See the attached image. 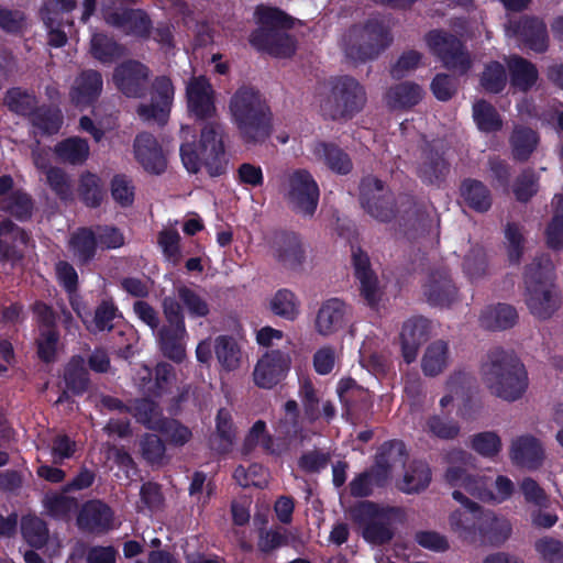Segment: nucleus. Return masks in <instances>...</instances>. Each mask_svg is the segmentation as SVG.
<instances>
[{"label":"nucleus","mask_w":563,"mask_h":563,"mask_svg":"<svg viewBox=\"0 0 563 563\" xmlns=\"http://www.w3.org/2000/svg\"><path fill=\"white\" fill-rule=\"evenodd\" d=\"M482 377L489 391L506 401L519 399L528 387L523 364L512 354L493 351L482 366Z\"/></svg>","instance_id":"f257e3e1"},{"label":"nucleus","mask_w":563,"mask_h":563,"mask_svg":"<svg viewBox=\"0 0 563 563\" xmlns=\"http://www.w3.org/2000/svg\"><path fill=\"white\" fill-rule=\"evenodd\" d=\"M233 122L244 136L267 139L271 136V112L258 91L242 87L232 96L229 104Z\"/></svg>","instance_id":"f03ea898"},{"label":"nucleus","mask_w":563,"mask_h":563,"mask_svg":"<svg viewBox=\"0 0 563 563\" xmlns=\"http://www.w3.org/2000/svg\"><path fill=\"white\" fill-rule=\"evenodd\" d=\"M256 15L260 27L251 34V44L277 57L290 56L295 52V43L285 29L291 26V19L280 10L268 7H258Z\"/></svg>","instance_id":"7ed1b4c3"},{"label":"nucleus","mask_w":563,"mask_h":563,"mask_svg":"<svg viewBox=\"0 0 563 563\" xmlns=\"http://www.w3.org/2000/svg\"><path fill=\"white\" fill-rule=\"evenodd\" d=\"M364 86L354 77L341 75L329 80V91L320 97L322 115L332 120L352 118L366 103Z\"/></svg>","instance_id":"20e7f679"},{"label":"nucleus","mask_w":563,"mask_h":563,"mask_svg":"<svg viewBox=\"0 0 563 563\" xmlns=\"http://www.w3.org/2000/svg\"><path fill=\"white\" fill-rule=\"evenodd\" d=\"M391 41L387 27L373 19L352 26L342 38V47L350 60L365 63L376 58Z\"/></svg>","instance_id":"39448f33"},{"label":"nucleus","mask_w":563,"mask_h":563,"mask_svg":"<svg viewBox=\"0 0 563 563\" xmlns=\"http://www.w3.org/2000/svg\"><path fill=\"white\" fill-rule=\"evenodd\" d=\"M552 264H531L526 272V302L530 312L538 319L550 318L559 307V299L552 284Z\"/></svg>","instance_id":"423d86ee"},{"label":"nucleus","mask_w":563,"mask_h":563,"mask_svg":"<svg viewBox=\"0 0 563 563\" xmlns=\"http://www.w3.org/2000/svg\"><path fill=\"white\" fill-rule=\"evenodd\" d=\"M445 478L452 487L464 488L467 495L483 501L503 503L510 498L515 490L512 481L507 476H497L493 488L488 489L484 477L473 476L455 466L448 470Z\"/></svg>","instance_id":"0eeeda50"},{"label":"nucleus","mask_w":563,"mask_h":563,"mask_svg":"<svg viewBox=\"0 0 563 563\" xmlns=\"http://www.w3.org/2000/svg\"><path fill=\"white\" fill-rule=\"evenodd\" d=\"M8 108L19 114H32L34 128L42 131V136H49L56 133L62 125V113L59 110L37 109L35 97L20 88L10 89L4 98Z\"/></svg>","instance_id":"6e6552de"},{"label":"nucleus","mask_w":563,"mask_h":563,"mask_svg":"<svg viewBox=\"0 0 563 563\" xmlns=\"http://www.w3.org/2000/svg\"><path fill=\"white\" fill-rule=\"evenodd\" d=\"M163 311L170 327L158 332L159 346L166 357L179 363L186 357L187 339L181 308L174 298H164Z\"/></svg>","instance_id":"1a4fd4ad"},{"label":"nucleus","mask_w":563,"mask_h":563,"mask_svg":"<svg viewBox=\"0 0 563 563\" xmlns=\"http://www.w3.org/2000/svg\"><path fill=\"white\" fill-rule=\"evenodd\" d=\"M285 198L296 212L311 216L319 200L318 185L308 172L296 170L287 177Z\"/></svg>","instance_id":"9d476101"},{"label":"nucleus","mask_w":563,"mask_h":563,"mask_svg":"<svg viewBox=\"0 0 563 563\" xmlns=\"http://www.w3.org/2000/svg\"><path fill=\"white\" fill-rule=\"evenodd\" d=\"M424 38L430 52L438 56L445 67L461 74L470 69L471 58L454 35L434 30L429 32Z\"/></svg>","instance_id":"9b49d317"},{"label":"nucleus","mask_w":563,"mask_h":563,"mask_svg":"<svg viewBox=\"0 0 563 563\" xmlns=\"http://www.w3.org/2000/svg\"><path fill=\"white\" fill-rule=\"evenodd\" d=\"M360 199L363 209L375 220L387 222L393 219L394 199L379 179L365 177L361 184Z\"/></svg>","instance_id":"f8f14e48"},{"label":"nucleus","mask_w":563,"mask_h":563,"mask_svg":"<svg viewBox=\"0 0 563 563\" xmlns=\"http://www.w3.org/2000/svg\"><path fill=\"white\" fill-rule=\"evenodd\" d=\"M402 464V444H391L389 450L382 454L376 467L369 474H362L351 483L352 494L358 497L368 495L373 484H382L396 466Z\"/></svg>","instance_id":"ddd939ff"},{"label":"nucleus","mask_w":563,"mask_h":563,"mask_svg":"<svg viewBox=\"0 0 563 563\" xmlns=\"http://www.w3.org/2000/svg\"><path fill=\"white\" fill-rule=\"evenodd\" d=\"M351 322V311L349 306L338 298L324 300L314 318V331L323 336L329 338L344 331Z\"/></svg>","instance_id":"4468645a"},{"label":"nucleus","mask_w":563,"mask_h":563,"mask_svg":"<svg viewBox=\"0 0 563 563\" xmlns=\"http://www.w3.org/2000/svg\"><path fill=\"white\" fill-rule=\"evenodd\" d=\"M289 353L274 350L265 353L256 363L253 379L257 387L271 389L282 382L290 369Z\"/></svg>","instance_id":"2eb2a0df"},{"label":"nucleus","mask_w":563,"mask_h":563,"mask_svg":"<svg viewBox=\"0 0 563 563\" xmlns=\"http://www.w3.org/2000/svg\"><path fill=\"white\" fill-rule=\"evenodd\" d=\"M271 254L282 268L289 272L302 271L308 258L302 241L295 234L275 236Z\"/></svg>","instance_id":"dca6fc26"},{"label":"nucleus","mask_w":563,"mask_h":563,"mask_svg":"<svg viewBox=\"0 0 563 563\" xmlns=\"http://www.w3.org/2000/svg\"><path fill=\"white\" fill-rule=\"evenodd\" d=\"M104 22L126 35L147 37L152 29L148 15L140 9H104Z\"/></svg>","instance_id":"f3484780"},{"label":"nucleus","mask_w":563,"mask_h":563,"mask_svg":"<svg viewBox=\"0 0 563 563\" xmlns=\"http://www.w3.org/2000/svg\"><path fill=\"white\" fill-rule=\"evenodd\" d=\"M148 77V68L133 59L121 63L113 71L117 88L130 98H139L144 93Z\"/></svg>","instance_id":"a211bd4d"},{"label":"nucleus","mask_w":563,"mask_h":563,"mask_svg":"<svg viewBox=\"0 0 563 563\" xmlns=\"http://www.w3.org/2000/svg\"><path fill=\"white\" fill-rule=\"evenodd\" d=\"M353 518L363 529L364 538L372 543H383L390 539V532L382 525L383 514L368 501L360 503L353 509Z\"/></svg>","instance_id":"6ab92c4d"},{"label":"nucleus","mask_w":563,"mask_h":563,"mask_svg":"<svg viewBox=\"0 0 563 563\" xmlns=\"http://www.w3.org/2000/svg\"><path fill=\"white\" fill-rule=\"evenodd\" d=\"M453 488V498L459 501L464 509H459L451 514L450 527L460 537L467 538L475 530L476 521L479 517V507L475 503L468 500L465 496L467 493L464 488Z\"/></svg>","instance_id":"aec40b11"},{"label":"nucleus","mask_w":563,"mask_h":563,"mask_svg":"<svg viewBox=\"0 0 563 563\" xmlns=\"http://www.w3.org/2000/svg\"><path fill=\"white\" fill-rule=\"evenodd\" d=\"M220 153V144L217 143H183L180 147L181 161L190 173H197L202 165H206L210 167L211 175H218L220 170L218 167L212 170L210 156L212 155L216 159Z\"/></svg>","instance_id":"412c9836"},{"label":"nucleus","mask_w":563,"mask_h":563,"mask_svg":"<svg viewBox=\"0 0 563 563\" xmlns=\"http://www.w3.org/2000/svg\"><path fill=\"white\" fill-rule=\"evenodd\" d=\"M188 107L199 118L211 117L216 110L213 90L209 81L202 77H194L187 85Z\"/></svg>","instance_id":"4be33fe9"},{"label":"nucleus","mask_w":563,"mask_h":563,"mask_svg":"<svg viewBox=\"0 0 563 563\" xmlns=\"http://www.w3.org/2000/svg\"><path fill=\"white\" fill-rule=\"evenodd\" d=\"M430 334V322L423 318H412L404 323L401 330L402 355L407 363L416 360L418 347Z\"/></svg>","instance_id":"5701e85b"},{"label":"nucleus","mask_w":563,"mask_h":563,"mask_svg":"<svg viewBox=\"0 0 563 563\" xmlns=\"http://www.w3.org/2000/svg\"><path fill=\"white\" fill-rule=\"evenodd\" d=\"M102 90V78L97 70H85L74 81L70 90L71 102L79 108L91 104Z\"/></svg>","instance_id":"b1692460"},{"label":"nucleus","mask_w":563,"mask_h":563,"mask_svg":"<svg viewBox=\"0 0 563 563\" xmlns=\"http://www.w3.org/2000/svg\"><path fill=\"white\" fill-rule=\"evenodd\" d=\"M510 457L521 467L537 470L544 459L543 448L536 438L522 435L512 442Z\"/></svg>","instance_id":"393cba45"},{"label":"nucleus","mask_w":563,"mask_h":563,"mask_svg":"<svg viewBox=\"0 0 563 563\" xmlns=\"http://www.w3.org/2000/svg\"><path fill=\"white\" fill-rule=\"evenodd\" d=\"M78 527L89 532H102L113 526L112 511L100 501L87 503L77 519Z\"/></svg>","instance_id":"a878e982"},{"label":"nucleus","mask_w":563,"mask_h":563,"mask_svg":"<svg viewBox=\"0 0 563 563\" xmlns=\"http://www.w3.org/2000/svg\"><path fill=\"white\" fill-rule=\"evenodd\" d=\"M451 353L449 343L435 340L429 343L421 357V369L426 376L440 375L450 364Z\"/></svg>","instance_id":"bb28decb"},{"label":"nucleus","mask_w":563,"mask_h":563,"mask_svg":"<svg viewBox=\"0 0 563 563\" xmlns=\"http://www.w3.org/2000/svg\"><path fill=\"white\" fill-rule=\"evenodd\" d=\"M512 33L526 42L531 49L544 52L548 47L545 24L533 18H523L519 21Z\"/></svg>","instance_id":"cd10ccee"},{"label":"nucleus","mask_w":563,"mask_h":563,"mask_svg":"<svg viewBox=\"0 0 563 563\" xmlns=\"http://www.w3.org/2000/svg\"><path fill=\"white\" fill-rule=\"evenodd\" d=\"M423 91L419 85L405 81L390 87L385 95V102L393 110L407 109L422 99Z\"/></svg>","instance_id":"c85d7f7f"},{"label":"nucleus","mask_w":563,"mask_h":563,"mask_svg":"<svg viewBox=\"0 0 563 563\" xmlns=\"http://www.w3.org/2000/svg\"><path fill=\"white\" fill-rule=\"evenodd\" d=\"M511 86L520 91H528L538 79L536 66L527 59L514 55L506 59Z\"/></svg>","instance_id":"c756f323"},{"label":"nucleus","mask_w":563,"mask_h":563,"mask_svg":"<svg viewBox=\"0 0 563 563\" xmlns=\"http://www.w3.org/2000/svg\"><path fill=\"white\" fill-rule=\"evenodd\" d=\"M517 321L516 310L505 303L488 306L479 314V324L487 330H505Z\"/></svg>","instance_id":"7c9ffc66"},{"label":"nucleus","mask_w":563,"mask_h":563,"mask_svg":"<svg viewBox=\"0 0 563 563\" xmlns=\"http://www.w3.org/2000/svg\"><path fill=\"white\" fill-rule=\"evenodd\" d=\"M424 294L432 305L448 306L456 297V288L446 274H433L424 286Z\"/></svg>","instance_id":"2f4dec72"},{"label":"nucleus","mask_w":563,"mask_h":563,"mask_svg":"<svg viewBox=\"0 0 563 563\" xmlns=\"http://www.w3.org/2000/svg\"><path fill=\"white\" fill-rule=\"evenodd\" d=\"M55 8H59L63 12H69L76 8L75 0H46L43 9L41 10L42 19L45 24L51 29L48 33V44L54 47L63 46L67 37L64 32L53 29L55 19L51 15Z\"/></svg>","instance_id":"473e14b6"},{"label":"nucleus","mask_w":563,"mask_h":563,"mask_svg":"<svg viewBox=\"0 0 563 563\" xmlns=\"http://www.w3.org/2000/svg\"><path fill=\"white\" fill-rule=\"evenodd\" d=\"M269 309L287 321H295L300 314V300L288 289H279L269 299Z\"/></svg>","instance_id":"72a5a7b5"},{"label":"nucleus","mask_w":563,"mask_h":563,"mask_svg":"<svg viewBox=\"0 0 563 563\" xmlns=\"http://www.w3.org/2000/svg\"><path fill=\"white\" fill-rule=\"evenodd\" d=\"M213 349L216 357L224 371H235L240 367L242 353L234 339L220 335L214 340Z\"/></svg>","instance_id":"f704fd0d"},{"label":"nucleus","mask_w":563,"mask_h":563,"mask_svg":"<svg viewBox=\"0 0 563 563\" xmlns=\"http://www.w3.org/2000/svg\"><path fill=\"white\" fill-rule=\"evenodd\" d=\"M134 154L142 167L152 174H159L166 168V158L157 143H136Z\"/></svg>","instance_id":"c9c22d12"},{"label":"nucleus","mask_w":563,"mask_h":563,"mask_svg":"<svg viewBox=\"0 0 563 563\" xmlns=\"http://www.w3.org/2000/svg\"><path fill=\"white\" fill-rule=\"evenodd\" d=\"M167 298H174L180 308L184 307L191 317H206L209 313V305L206 299L195 289L185 285L177 286L175 296H168Z\"/></svg>","instance_id":"e433bc0d"},{"label":"nucleus","mask_w":563,"mask_h":563,"mask_svg":"<svg viewBox=\"0 0 563 563\" xmlns=\"http://www.w3.org/2000/svg\"><path fill=\"white\" fill-rule=\"evenodd\" d=\"M90 53L101 63H112L123 55V47L104 33H93L90 40Z\"/></svg>","instance_id":"4c0bfd02"},{"label":"nucleus","mask_w":563,"mask_h":563,"mask_svg":"<svg viewBox=\"0 0 563 563\" xmlns=\"http://www.w3.org/2000/svg\"><path fill=\"white\" fill-rule=\"evenodd\" d=\"M316 154L335 173L347 174L352 169L350 157L335 143H319Z\"/></svg>","instance_id":"58836bf2"},{"label":"nucleus","mask_w":563,"mask_h":563,"mask_svg":"<svg viewBox=\"0 0 563 563\" xmlns=\"http://www.w3.org/2000/svg\"><path fill=\"white\" fill-rule=\"evenodd\" d=\"M473 118L482 131H497L503 122L496 109L485 100H477L473 104Z\"/></svg>","instance_id":"ea45409f"},{"label":"nucleus","mask_w":563,"mask_h":563,"mask_svg":"<svg viewBox=\"0 0 563 563\" xmlns=\"http://www.w3.org/2000/svg\"><path fill=\"white\" fill-rule=\"evenodd\" d=\"M431 481L430 468L426 463L412 464L406 472L400 489L406 493H418L424 489Z\"/></svg>","instance_id":"a19ab883"},{"label":"nucleus","mask_w":563,"mask_h":563,"mask_svg":"<svg viewBox=\"0 0 563 563\" xmlns=\"http://www.w3.org/2000/svg\"><path fill=\"white\" fill-rule=\"evenodd\" d=\"M170 108L153 99L148 102H142L136 107V114L145 123L164 126L170 115Z\"/></svg>","instance_id":"79ce46f5"},{"label":"nucleus","mask_w":563,"mask_h":563,"mask_svg":"<svg viewBox=\"0 0 563 563\" xmlns=\"http://www.w3.org/2000/svg\"><path fill=\"white\" fill-rule=\"evenodd\" d=\"M21 529L24 539L32 547L41 548L48 540V530L45 522L35 516L23 517Z\"/></svg>","instance_id":"37998d69"},{"label":"nucleus","mask_w":563,"mask_h":563,"mask_svg":"<svg viewBox=\"0 0 563 563\" xmlns=\"http://www.w3.org/2000/svg\"><path fill=\"white\" fill-rule=\"evenodd\" d=\"M96 241L93 234L86 229L78 230L69 241V250L79 262H86L95 253Z\"/></svg>","instance_id":"c03bdc74"},{"label":"nucleus","mask_w":563,"mask_h":563,"mask_svg":"<svg viewBox=\"0 0 563 563\" xmlns=\"http://www.w3.org/2000/svg\"><path fill=\"white\" fill-rule=\"evenodd\" d=\"M462 195L465 201L477 211H486L490 207L489 194L478 181H465L462 186Z\"/></svg>","instance_id":"a18cd8bd"},{"label":"nucleus","mask_w":563,"mask_h":563,"mask_svg":"<svg viewBox=\"0 0 563 563\" xmlns=\"http://www.w3.org/2000/svg\"><path fill=\"white\" fill-rule=\"evenodd\" d=\"M507 84V75L504 66L498 62H492L486 65L482 77V87L492 93L500 92Z\"/></svg>","instance_id":"49530a36"},{"label":"nucleus","mask_w":563,"mask_h":563,"mask_svg":"<svg viewBox=\"0 0 563 563\" xmlns=\"http://www.w3.org/2000/svg\"><path fill=\"white\" fill-rule=\"evenodd\" d=\"M358 280L361 295L366 303L373 309H379L384 302V290L377 277L374 274L363 275Z\"/></svg>","instance_id":"de8ad7c7"},{"label":"nucleus","mask_w":563,"mask_h":563,"mask_svg":"<svg viewBox=\"0 0 563 563\" xmlns=\"http://www.w3.org/2000/svg\"><path fill=\"white\" fill-rule=\"evenodd\" d=\"M472 448L481 455L494 457L501 450L499 435L492 431L481 432L472 438Z\"/></svg>","instance_id":"09e8293b"},{"label":"nucleus","mask_w":563,"mask_h":563,"mask_svg":"<svg viewBox=\"0 0 563 563\" xmlns=\"http://www.w3.org/2000/svg\"><path fill=\"white\" fill-rule=\"evenodd\" d=\"M338 360V350L329 344L323 345L312 356L313 368L319 375H328L334 369Z\"/></svg>","instance_id":"8fccbe9b"},{"label":"nucleus","mask_w":563,"mask_h":563,"mask_svg":"<svg viewBox=\"0 0 563 563\" xmlns=\"http://www.w3.org/2000/svg\"><path fill=\"white\" fill-rule=\"evenodd\" d=\"M79 194L87 206H98L103 196L99 177L93 174L84 175L80 180Z\"/></svg>","instance_id":"3c124183"},{"label":"nucleus","mask_w":563,"mask_h":563,"mask_svg":"<svg viewBox=\"0 0 563 563\" xmlns=\"http://www.w3.org/2000/svg\"><path fill=\"white\" fill-rule=\"evenodd\" d=\"M180 235L175 230H164L158 235V245L166 258L172 264H177L181 258L179 246Z\"/></svg>","instance_id":"603ef678"},{"label":"nucleus","mask_w":563,"mask_h":563,"mask_svg":"<svg viewBox=\"0 0 563 563\" xmlns=\"http://www.w3.org/2000/svg\"><path fill=\"white\" fill-rule=\"evenodd\" d=\"M300 396L305 407L306 416L311 420L320 417L319 406L323 397L321 393L314 388L311 382H303L300 387Z\"/></svg>","instance_id":"864d4df0"},{"label":"nucleus","mask_w":563,"mask_h":563,"mask_svg":"<svg viewBox=\"0 0 563 563\" xmlns=\"http://www.w3.org/2000/svg\"><path fill=\"white\" fill-rule=\"evenodd\" d=\"M133 409L137 420L150 429H159L163 427L161 412L153 401L142 399L135 404Z\"/></svg>","instance_id":"5fc2aeb1"},{"label":"nucleus","mask_w":563,"mask_h":563,"mask_svg":"<svg viewBox=\"0 0 563 563\" xmlns=\"http://www.w3.org/2000/svg\"><path fill=\"white\" fill-rule=\"evenodd\" d=\"M112 198L122 207L132 205L134 200V186L124 175H117L111 181Z\"/></svg>","instance_id":"6e6d98bb"},{"label":"nucleus","mask_w":563,"mask_h":563,"mask_svg":"<svg viewBox=\"0 0 563 563\" xmlns=\"http://www.w3.org/2000/svg\"><path fill=\"white\" fill-rule=\"evenodd\" d=\"M117 317V309L113 303L103 301L96 310L95 318L91 323L87 324V329L91 332H99L112 329V321Z\"/></svg>","instance_id":"4d7b16f0"},{"label":"nucleus","mask_w":563,"mask_h":563,"mask_svg":"<svg viewBox=\"0 0 563 563\" xmlns=\"http://www.w3.org/2000/svg\"><path fill=\"white\" fill-rule=\"evenodd\" d=\"M427 429L434 437L446 440L454 439L460 433V427L457 422L451 419H444L439 416H434L429 419Z\"/></svg>","instance_id":"13d9d810"},{"label":"nucleus","mask_w":563,"mask_h":563,"mask_svg":"<svg viewBox=\"0 0 563 563\" xmlns=\"http://www.w3.org/2000/svg\"><path fill=\"white\" fill-rule=\"evenodd\" d=\"M175 88L168 77H157L151 86V99L172 109Z\"/></svg>","instance_id":"bf43d9fd"},{"label":"nucleus","mask_w":563,"mask_h":563,"mask_svg":"<svg viewBox=\"0 0 563 563\" xmlns=\"http://www.w3.org/2000/svg\"><path fill=\"white\" fill-rule=\"evenodd\" d=\"M473 383V377L470 373L462 369L454 371L445 382V390L454 393L456 397L464 399Z\"/></svg>","instance_id":"052dcab7"},{"label":"nucleus","mask_w":563,"mask_h":563,"mask_svg":"<svg viewBox=\"0 0 563 563\" xmlns=\"http://www.w3.org/2000/svg\"><path fill=\"white\" fill-rule=\"evenodd\" d=\"M217 435L220 439L219 450L224 451L232 444L234 431L232 429L231 413L227 409H220L218 412Z\"/></svg>","instance_id":"680f3d73"},{"label":"nucleus","mask_w":563,"mask_h":563,"mask_svg":"<svg viewBox=\"0 0 563 563\" xmlns=\"http://www.w3.org/2000/svg\"><path fill=\"white\" fill-rule=\"evenodd\" d=\"M38 356L45 361L51 362L58 347V336L54 329L51 327L44 328L37 341Z\"/></svg>","instance_id":"e2e57ef3"},{"label":"nucleus","mask_w":563,"mask_h":563,"mask_svg":"<svg viewBox=\"0 0 563 563\" xmlns=\"http://www.w3.org/2000/svg\"><path fill=\"white\" fill-rule=\"evenodd\" d=\"M421 53L417 51L405 52L391 67V76L394 78H401L408 75L409 73L419 67V65L421 64Z\"/></svg>","instance_id":"0e129e2a"},{"label":"nucleus","mask_w":563,"mask_h":563,"mask_svg":"<svg viewBox=\"0 0 563 563\" xmlns=\"http://www.w3.org/2000/svg\"><path fill=\"white\" fill-rule=\"evenodd\" d=\"M56 152L63 159L76 164L86 159L89 148L87 143H59Z\"/></svg>","instance_id":"69168bd1"},{"label":"nucleus","mask_w":563,"mask_h":563,"mask_svg":"<svg viewBox=\"0 0 563 563\" xmlns=\"http://www.w3.org/2000/svg\"><path fill=\"white\" fill-rule=\"evenodd\" d=\"M431 90L438 100L446 101L456 91V82L445 74L437 75L431 82Z\"/></svg>","instance_id":"338daca9"},{"label":"nucleus","mask_w":563,"mask_h":563,"mask_svg":"<svg viewBox=\"0 0 563 563\" xmlns=\"http://www.w3.org/2000/svg\"><path fill=\"white\" fill-rule=\"evenodd\" d=\"M67 386L74 391L79 393L86 384V373L82 360H74L65 372Z\"/></svg>","instance_id":"774afa93"}]
</instances>
